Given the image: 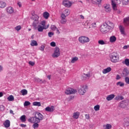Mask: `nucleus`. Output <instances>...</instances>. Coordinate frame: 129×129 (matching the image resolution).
<instances>
[{
	"mask_svg": "<svg viewBox=\"0 0 129 129\" xmlns=\"http://www.w3.org/2000/svg\"><path fill=\"white\" fill-rule=\"evenodd\" d=\"M7 7V4L3 1L0 2V8H4Z\"/></svg>",
	"mask_w": 129,
	"mask_h": 129,
	"instance_id": "nucleus-28",
	"label": "nucleus"
},
{
	"mask_svg": "<svg viewBox=\"0 0 129 129\" xmlns=\"http://www.w3.org/2000/svg\"><path fill=\"white\" fill-rule=\"evenodd\" d=\"M50 29L52 30V31H57V32H59V30L55 25H51L50 26Z\"/></svg>",
	"mask_w": 129,
	"mask_h": 129,
	"instance_id": "nucleus-33",
	"label": "nucleus"
},
{
	"mask_svg": "<svg viewBox=\"0 0 129 129\" xmlns=\"http://www.w3.org/2000/svg\"><path fill=\"white\" fill-rule=\"evenodd\" d=\"M39 123V122H32V123H34L32 126L33 128L34 129L38 128V127H39V124H38Z\"/></svg>",
	"mask_w": 129,
	"mask_h": 129,
	"instance_id": "nucleus-29",
	"label": "nucleus"
},
{
	"mask_svg": "<svg viewBox=\"0 0 129 129\" xmlns=\"http://www.w3.org/2000/svg\"><path fill=\"white\" fill-rule=\"evenodd\" d=\"M119 29L121 35H123V36H126V33H125V32L124 31V28L123 27L120 26Z\"/></svg>",
	"mask_w": 129,
	"mask_h": 129,
	"instance_id": "nucleus-19",
	"label": "nucleus"
},
{
	"mask_svg": "<svg viewBox=\"0 0 129 129\" xmlns=\"http://www.w3.org/2000/svg\"><path fill=\"white\" fill-rule=\"evenodd\" d=\"M124 64L126 65V66H129V59L127 58H126L124 60Z\"/></svg>",
	"mask_w": 129,
	"mask_h": 129,
	"instance_id": "nucleus-45",
	"label": "nucleus"
},
{
	"mask_svg": "<svg viewBox=\"0 0 129 129\" xmlns=\"http://www.w3.org/2000/svg\"><path fill=\"white\" fill-rule=\"evenodd\" d=\"M79 42L81 44H86V43L90 42V39L87 36H82L79 37Z\"/></svg>",
	"mask_w": 129,
	"mask_h": 129,
	"instance_id": "nucleus-3",
	"label": "nucleus"
},
{
	"mask_svg": "<svg viewBox=\"0 0 129 129\" xmlns=\"http://www.w3.org/2000/svg\"><path fill=\"white\" fill-rule=\"evenodd\" d=\"M44 49H45V46H44V45H42L40 46V50L43 51H44Z\"/></svg>",
	"mask_w": 129,
	"mask_h": 129,
	"instance_id": "nucleus-54",
	"label": "nucleus"
},
{
	"mask_svg": "<svg viewBox=\"0 0 129 129\" xmlns=\"http://www.w3.org/2000/svg\"><path fill=\"white\" fill-rule=\"evenodd\" d=\"M110 43H115L116 42V37L114 35H112L109 38Z\"/></svg>",
	"mask_w": 129,
	"mask_h": 129,
	"instance_id": "nucleus-18",
	"label": "nucleus"
},
{
	"mask_svg": "<svg viewBox=\"0 0 129 129\" xmlns=\"http://www.w3.org/2000/svg\"><path fill=\"white\" fill-rule=\"evenodd\" d=\"M5 108L6 107H5V106L3 105H0V110H1V111H4Z\"/></svg>",
	"mask_w": 129,
	"mask_h": 129,
	"instance_id": "nucleus-51",
	"label": "nucleus"
},
{
	"mask_svg": "<svg viewBox=\"0 0 129 129\" xmlns=\"http://www.w3.org/2000/svg\"><path fill=\"white\" fill-rule=\"evenodd\" d=\"M15 30H16V31H18L19 32V31H20V30H21L22 29V27L21 26V25H18L17 26H16L15 28Z\"/></svg>",
	"mask_w": 129,
	"mask_h": 129,
	"instance_id": "nucleus-47",
	"label": "nucleus"
},
{
	"mask_svg": "<svg viewBox=\"0 0 129 129\" xmlns=\"http://www.w3.org/2000/svg\"><path fill=\"white\" fill-rule=\"evenodd\" d=\"M66 17H67L64 13H62L60 15L61 19H66Z\"/></svg>",
	"mask_w": 129,
	"mask_h": 129,
	"instance_id": "nucleus-49",
	"label": "nucleus"
},
{
	"mask_svg": "<svg viewBox=\"0 0 129 129\" xmlns=\"http://www.w3.org/2000/svg\"><path fill=\"white\" fill-rule=\"evenodd\" d=\"M18 5L19 6V8H22V3H18Z\"/></svg>",
	"mask_w": 129,
	"mask_h": 129,
	"instance_id": "nucleus-63",
	"label": "nucleus"
},
{
	"mask_svg": "<svg viewBox=\"0 0 129 129\" xmlns=\"http://www.w3.org/2000/svg\"><path fill=\"white\" fill-rule=\"evenodd\" d=\"M64 92L67 95H70V94H75L77 92V90L69 88L65 90Z\"/></svg>",
	"mask_w": 129,
	"mask_h": 129,
	"instance_id": "nucleus-6",
	"label": "nucleus"
},
{
	"mask_svg": "<svg viewBox=\"0 0 129 129\" xmlns=\"http://www.w3.org/2000/svg\"><path fill=\"white\" fill-rule=\"evenodd\" d=\"M53 35L54 33L51 32H48V37H49V38H51Z\"/></svg>",
	"mask_w": 129,
	"mask_h": 129,
	"instance_id": "nucleus-55",
	"label": "nucleus"
},
{
	"mask_svg": "<svg viewBox=\"0 0 129 129\" xmlns=\"http://www.w3.org/2000/svg\"><path fill=\"white\" fill-rule=\"evenodd\" d=\"M103 127L104 129H110L111 128V124H107L106 125H103Z\"/></svg>",
	"mask_w": 129,
	"mask_h": 129,
	"instance_id": "nucleus-35",
	"label": "nucleus"
},
{
	"mask_svg": "<svg viewBox=\"0 0 129 129\" xmlns=\"http://www.w3.org/2000/svg\"><path fill=\"white\" fill-rule=\"evenodd\" d=\"M63 14L65 15V16H68L70 15V11H69V9H66L63 11Z\"/></svg>",
	"mask_w": 129,
	"mask_h": 129,
	"instance_id": "nucleus-31",
	"label": "nucleus"
},
{
	"mask_svg": "<svg viewBox=\"0 0 129 129\" xmlns=\"http://www.w3.org/2000/svg\"><path fill=\"white\" fill-rule=\"evenodd\" d=\"M80 116V113L78 111L74 112L73 114V117L74 119H78Z\"/></svg>",
	"mask_w": 129,
	"mask_h": 129,
	"instance_id": "nucleus-14",
	"label": "nucleus"
},
{
	"mask_svg": "<svg viewBox=\"0 0 129 129\" xmlns=\"http://www.w3.org/2000/svg\"><path fill=\"white\" fill-rule=\"evenodd\" d=\"M100 108V106L99 105H96V106H94V109L95 110V111H98Z\"/></svg>",
	"mask_w": 129,
	"mask_h": 129,
	"instance_id": "nucleus-41",
	"label": "nucleus"
},
{
	"mask_svg": "<svg viewBox=\"0 0 129 129\" xmlns=\"http://www.w3.org/2000/svg\"><path fill=\"white\" fill-rule=\"evenodd\" d=\"M120 96H117L115 97V100H119Z\"/></svg>",
	"mask_w": 129,
	"mask_h": 129,
	"instance_id": "nucleus-60",
	"label": "nucleus"
},
{
	"mask_svg": "<svg viewBox=\"0 0 129 129\" xmlns=\"http://www.w3.org/2000/svg\"><path fill=\"white\" fill-rule=\"evenodd\" d=\"M78 60V57H75L72 59V60L71 62V63H75V62H77Z\"/></svg>",
	"mask_w": 129,
	"mask_h": 129,
	"instance_id": "nucleus-40",
	"label": "nucleus"
},
{
	"mask_svg": "<svg viewBox=\"0 0 129 129\" xmlns=\"http://www.w3.org/2000/svg\"><path fill=\"white\" fill-rule=\"evenodd\" d=\"M115 95L113 94L109 95L107 96V97H106V100L108 101H110V100H112V99H113V98L115 97Z\"/></svg>",
	"mask_w": 129,
	"mask_h": 129,
	"instance_id": "nucleus-22",
	"label": "nucleus"
},
{
	"mask_svg": "<svg viewBox=\"0 0 129 129\" xmlns=\"http://www.w3.org/2000/svg\"><path fill=\"white\" fill-rule=\"evenodd\" d=\"M32 19L34 21L32 26L36 30L37 29V25L39 24V16L37 15H34L32 16Z\"/></svg>",
	"mask_w": 129,
	"mask_h": 129,
	"instance_id": "nucleus-4",
	"label": "nucleus"
},
{
	"mask_svg": "<svg viewBox=\"0 0 129 129\" xmlns=\"http://www.w3.org/2000/svg\"><path fill=\"white\" fill-rule=\"evenodd\" d=\"M100 31L102 34H106V33H108L109 29L107 27V25L104 24L100 27Z\"/></svg>",
	"mask_w": 129,
	"mask_h": 129,
	"instance_id": "nucleus-5",
	"label": "nucleus"
},
{
	"mask_svg": "<svg viewBox=\"0 0 129 129\" xmlns=\"http://www.w3.org/2000/svg\"><path fill=\"white\" fill-rule=\"evenodd\" d=\"M30 45L32 46V47H34V46H38V43L36 40H32Z\"/></svg>",
	"mask_w": 129,
	"mask_h": 129,
	"instance_id": "nucleus-30",
	"label": "nucleus"
},
{
	"mask_svg": "<svg viewBox=\"0 0 129 129\" xmlns=\"http://www.w3.org/2000/svg\"><path fill=\"white\" fill-rule=\"evenodd\" d=\"M50 46L51 47H56V43L55 42L52 41L50 43Z\"/></svg>",
	"mask_w": 129,
	"mask_h": 129,
	"instance_id": "nucleus-52",
	"label": "nucleus"
},
{
	"mask_svg": "<svg viewBox=\"0 0 129 129\" xmlns=\"http://www.w3.org/2000/svg\"><path fill=\"white\" fill-rule=\"evenodd\" d=\"M122 0H111V5L112 7H117L121 4Z\"/></svg>",
	"mask_w": 129,
	"mask_h": 129,
	"instance_id": "nucleus-10",
	"label": "nucleus"
},
{
	"mask_svg": "<svg viewBox=\"0 0 129 129\" xmlns=\"http://www.w3.org/2000/svg\"><path fill=\"white\" fill-rule=\"evenodd\" d=\"M44 30V26L41 25H38V32H43Z\"/></svg>",
	"mask_w": 129,
	"mask_h": 129,
	"instance_id": "nucleus-38",
	"label": "nucleus"
},
{
	"mask_svg": "<svg viewBox=\"0 0 129 129\" xmlns=\"http://www.w3.org/2000/svg\"><path fill=\"white\" fill-rule=\"evenodd\" d=\"M62 5L64 7H66V8H71L72 3L69 1L64 0L62 1Z\"/></svg>",
	"mask_w": 129,
	"mask_h": 129,
	"instance_id": "nucleus-11",
	"label": "nucleus"
},
{
	"mask_svg": "<svg viewBox=\"0 0 129 129\" xmlns=\"http://www.w3.org/2000/svg\"><path fill=\"white\" fill-rule=\"evenodd\" d=\"M7 99L9 101H14V100H15V98L14 97V96L11 95L7 98Z\"/></svg>",
	"mask_w": 129,
	"mask_h": 129,
	"instance_id": "nucleus-32",
	"label": "nucleus"
},
{
	"mask_svg": "<svg viewBox=\"0 0 129 129\" xmlns=\"http://www.w3.org/2000/svg\"><path fill=\"white\" fill-rule=\"evenodd\" d=\"M121 77L119 75H117L116 79L117 80H119V79H120Z\"/></svg>",
	"mask_w": 129,
	"mask_h": 129,
	"instance_id": "nucleus-58",
	"label": "nucleus"
},
{
	"mask_svg": "<svg viewBox=\"0 0 129 129\" xmlns=\"http://www.w3.org/2000/svg\"><path fill=\"white\" fill-rule=\"evenodd\" d=\"M99 45H105V42L103 40H100L98 41Z\"/></svg>",
	"mask_w": 129,
	"mask_h": 129,
	"instance_id": "nucleus-44",
	"label": "nucleus"
},
{
	"mask_svg": "<svg viewBox=\"0 0 129 129\" xmlns=\"http://www.w3.org/2000/svg\"><path fill=\"white\" fill-rule=\"evenodd\" d=\"M33 105L34 106H41V102H34L33 103Z\"/></svg>",
	"mask_w": 129,
	"mask_h": 129,
	"instance_id": "nucleus-37",
	"label": "nucleus"
},
{
	"mask_svg": "<svg viewBox=\"0 0 129 129\" xmlns=\"http://www.w3.org/2000/svg\"><path fill=\"white\" fill-rule=\"evenodd\" d=\"M3 124L5 127L8 128L11 125V121L9 120H6Z\"/></svg>",
	"mask_w": 129,
	"mask_h": 129,
	"instance_id": "nucleus-17",
	"label": "nucleus"
},
{
	"mask_svg": "<svg viewBox=\"0 0 129 129\" xmlns=\"http://www.w3.org/2000/svg\"><path fill=\"white\" fill-rule=\"evenodd\" d=\"M29 65H31V66H34V65H35V62L32 61H29Z\"/></svg>",
	"mask_w": 129,
	"mask_h": 129,
	"instance_id": "nucleus-56",
	"label": "nucleus"
},
{
	"mask_svg": "<svg viewBox=\"0 0 129 129\" xmlns=\"http://www.w3.org/2000/svg\"><path fill=\"white\" fill-rule=\"evenodd\" d=\"M67 22V20L66 19H61L60 23L62 24H65Z\"/></svg>",
	"mask_w": 129,
	"mask_h": 129,
	"instance_id": "nucleus-48",
	"label": "nucleus"
},
{
	"mask_svg": "<svg viewBox=\"0 0 129 129\" xmlns=\"http://www.w3.org/2000/svg\"><path fill=\"white\" fill-rule=\"evenodd\" d=\"M124 81L126 84H129V77H125L124 79Z\"/></svg>",
	"mask_w": 129,
	"mask_h": 129,
	"instance_id": "nucleus-50",
	"label": "nucleus"
},
{
	"mask_svg": "<svg viewBox=\"0 0 129 129\" xmlns=\"http://www.w3.org/2000/svg\"><path fill=\"white\" fill-rule=\"evenodd\" d=\"M34 80L36 82H41V83H44V82L42 80V79H40L39 78H34Z\"/></svg>",
	"mask_w": 129,
	"mask_h": 129,
	"instance_id": "nucleus-42",
	"label": "nucleus"
},
{
	"mask_svg": "<svg viewBox=\"0 0 129 129\" xmlns=\"http://www.w3.org/2000/svg\"><path fill=\"white\" fill-rule=\"evenodd\" d=\"M109 58L112 63H117L119 61V54L116 52L111 53L109 55Z\"/></svg>",
	"mask_w": 129,
	"mask_h": 129,
	"instance_id": "nucleus-2",
	"label": "nucleus"
},
{
	"mask_svg": "<svg viewBox=\"0 0 129 129\" xmlns=\"http://www.w3.org/2000/svg\"><path fill=\"white\" fill-rule=\"evenodd\" d=\"M110 71H111V68L108 67L106 69L103 70L102 73H103V74H106V73H108L109 72H110Z\"/></svg>",
	"mask_w": 129,
	"mask_h": 129,
	"instance_id": "nucleus-23",
	"label": "nucleus"
},
{
	"mask_svg": "<svg viewBox=\"0 0 129 129\" xmlns=\"http://www.w3.org/2000/svg\"><path fill=\"white\" fill-rule=\"evenodd\" d=\"M45 110L48 112H53L55 110V107L53 106H51V107L48 106L45 108Z\"/></svg>",
	"mask_w": 129,
	"mask_h": 129,
	"instance_id": "nucleus-13",
	"label": "nucleus"
},
{
	"mask_svg": "<svg viewBox=\"0 0 129 129\" xmlns=\"http://www.w3.org/2000/svg\"><path fill=\"white\" fill-rule=\"evenodd\" d=\"M104 10L106 13H110L111 12V7H110V5L105 4L103 6Z\"/></svg>",
	"mask_w": 129,
	"mask_h": 129,
	"instance_id": "nucleus-12",
	"label": "nucleus"
},
{
	"mask_svg": "<svg viewBox=\"0 0 129 129\" xmlns=\"http://www.w3.org/2000/svg\"><path fill=\"white\" fill-rule=\"evenodd\" d=\"M113 11L116 14H121V11L120 10L117 9V6L112 7Z\"/></svg>",
	"mask_w": 129,
	"mask_h": 129,
	"instance_id": "nucleus-24",
	"label": "nucleus"
},
{
	"mask_svg": "<svg viewBox=\"0 0 129 129\" xmlns=\"http://www.w3.org/2000/svg\"><path fill=\"white\" fill-rule=\"evenodd\" d=\"M102 0H91L93 5H100Z\"/></svg>",
	"mask_w": 129,
	"mask_h": 129,
	"instance_id": "nucleus-25",
	"label": "nucleus"
},
{
	"mask_svg": "<svg viewBox=\"0 0 129 129\" xmlns=\"http://www.w3.org/2000/svg\"><path fill=\"white\" fill-rule=\"evenodd\" d=\"M50 16V14L49 13L45 12L43 13V17L44 19H46V20L49 18V16Z\"/></svg>",
	"mask_w": 129,
	"mask_h": 129,
	"instance_id": "nucleus-27",
	"label": "nucleus"
},
{
	"mask_svg": "<svg viewBox=\"0 0 129 129\" xmlns=\"http://www.w3.org/2000/svg\"><path fill=\"white\" fill-rule=\"evenodd\" d=\"M92 25L94 28H96V23H93Z\"/></svg>",
	"mask_w": 129,
	"mask_h": 129,
	"instance_id": "nucleus-61",
	"label": "nucleus"
},
{
	"mask_svg": "<svg viewBox=\"0 0 129 129\" xmlns=\"http://www.w3.org/2000/svg\"><path fill=\"white\" fill-rule=\"evenodd\" d=\"M6 11L8 14H9L10 15H12V14L14 13V8H13L12 7L7 8Z\"/></svg>",
	"mask_w": 129,
	"mask_h": 129,
	"instance_id": "nucleus-16",
	"label": "nucleus"
},
{
	"mask_svg": "<svg viewBox=\"0 0 129 129\" xmlns=\"http://www.w3.org/2000/svg\"><path fill=\"white\" fill-rule=\"evenodd\" d=\"M44 119V116L39 112H36L34 117H31L28 119L29 122H40Z\"/></svg>",
	"mask_w": 129,
	"mask_h": 129,
	"instance_id": "nucleus-1",
	"label": "nucleus"
},
{
	"mask_svg": "<svg viewBox=\"0 0 129 129\" xmlns=\"http://www.w3.org/2000/svg\"><path fill=\"white\" fill-rule=\"evenodd\" d=\"M41 25L44 27L46 25V22L45 21H42L41 22Z\"/></svg>",
	"mask_w": 129,
	"mask_h": 129,
	"instance_id": "nucleus-59",
	"label": "nucleus"
},
{
	"mask_svg": "<svg viewBox=\"0 0 129 129\" xmlns=\"http://www.w3.org/2000/svg\"><path fill=\"white\" fill-rule=\"evenodd\" d=\"M59 56H60V48L58 47H56L54 48V51L52 54V56L53 58H58Z\"/></svg>",
	"mask_w": 129,
	"mask_h": 129,
	"instance_id": "nucleus-7",
	"label": "nucleus"
},
{
	"mask_svg": "<svg viewBox=\"0 0 129 129\" xmlns=\"http://www.w3.org/2000/svg\"><path fill=\"white\" fill-rule=\"evenodd\" d=\"M124 25L125 26H128L129 25V17H127L124 19Z\"/></svg>",
	"mask_w": 129,
	"mask_h": 129,
	"instance_id": "nucleus-26",
	"label": "nucleus"
},
{
	"mask_svg": "<svg viewBox=\"0 0 129 129\" xmlns=\"http://www.w3.org/2000/svg\"><path fill=\"white\" fill-rule=\"evenodd\" d=\"M123 125L124 126H129V117L124 119Z\"/></svg>",
	"mask_w": 129,
	"mask_h": 129,
	"instance_id": "nucleus-21",
	"label": "nucleus"
},
{
	"mask_svg": "<svg viewBox=\"0 0 129 129\" xmlns=\"http://www.w3.org/2000/svg\"><path fill=\"white\" fill-rule=\"evenodd\" d=\"M22 95H27L28 94V91L26 89H23L21 91Z\"/></svg>",
	"mask_w": 129,
	"mask_h": 129,
	"instance_id": "nucleus-36",
	"label": "nucleus"
},
{
	"mask_svg": "<svg viewBox=\"0 0 129 129\" xmlns=\"http://www.w3.org/2000/svg\"><path fill=\"white\" fill-rule=\"evenodd\" d=\"M122 5L123 6H127V5H128V0H123Z\"/></svg>",
	"mask_w": 129,
	"mask_h": 129,
	"instance_id": "nucleus-43",
	"label": "nucleus"
},
{
	"mask_svg": "<svg viewBox=\"0 0 129 129\" xmlns=\"http://www.w3.org/2000/svg\"><path fill=\"white\" fill-rule=\"evenodd\" d=\"M31 104V103L29 101H26L24 103V106H28V105H30Z\"/></svg>",
	"mask_w": 129,
	"mask_h": 129,
	"instance_id": "nucleus-46",
	"label": "nucleus"
},
{
	"mask_svg": "<svg viewBox=\"0 0 129 129\" xmlns=\"http://www.w3.org/2000/svg\"><path fill=\"white\" fill-rule=\"evenodd\" d=\"M86 89H87V86H82L79 89L78 92L81 95H84L86 92Z\"/></svg>",
	"mask_w": 129,
	"mask_h": 129,
	"instance_id": "nucleus-9",
	"label": "nucleus"
},
{
	"mask_svg": "<svg viewBox=\"0 0 129 129\" xmlns=\"http://www.w3.org/2000/svg\"><path fill=\"white\" fill-rule=\"evenodd\" d=\"M116 85L117 86H120V87H123V86H124V83L121 82H118L116 83Z\"/></svg>",
	"mask_w": 129,
	"mask_h": 129,
	"instance_id": "nucleus-39",
	"label": "nucleus"
},
{
	"mask_svg": "<svg viewBox=\"0 0 129 129\" xmlns=\"http://www.w3.org/2000/svg\"><path fill=\"white\" fill-rule=\"evenodd\" d=\"M105 24L107 26V27L109 29V31L114 29V24L111 21H107L105 22Z\"/></svg>",
	"mask_w": 129,
	"mask_h": 129,
	"instance_id": "nucleus-8",
	"label": "nucleus"
},
{
	"mask_svg": "<svg viewBox=\"0 0 129 129\" xmlns=\"http://www.w3.org/2000/svg\"><path fill=\"white\" fill-rule=\"evenodd\" d=\"M85 117L86 119H89L90 118V115H89L88 114H85Z\"/></svg>",
	"mask_w": 129,
	"mask_h": 129,
	"instance_id": "nucleus-53",
	"label": "nucleus"
},
{
	"mask_svg": "<svg viewBox=\"0 0 129 129\" xmlns=\"http://www.w3.org/2000/svg\"><path fill=\"white\" fill-rule=\"evenodd\" d=\"M47 77L49 79V80L51 79V75H48Z\"/></svg>",
	"mask_w": 129,
	"mask_h": 129,
	"instance_id": "nucleus-64",
	"label": "nucleus"
},
{
	"mask_svg": "<svg viewBox=\"0 0 129 129\" xmlns=\"http://www.w3.org/2000/svg\"><path fill=\"white\" fill-rule=\"evenodd\" d=\"M91 77V75H90V74H84L82 76V79L83 80H86V79H89Z\"/></svg>",
	"mask_w": 129,
	"mask_h": 129,
	"instance_id": "nucleus-20",
	"label": "nucleus"
},
{
	"mask_svg": "<svg viewBox=\"0 0 129 129\" xmlns=\"http://www.w3.org/2000/svg\"><path fill=\"white\" fill-rule=\"evenodd\" d=\"M20 126H21V127H26L27 126V125L24 124H21L20 125Z\"/></svg>",
	"mask_w": 129,
	"mask_h": 129,
	"instance_id": "nucleus-62",
	"label": "nucleus"
},
{
	"mask_svg": "<svg viewBox=\"0 0 129 129\" xmlns=\"http://www.w3.org/2000/svg\"><path fill=\"white\" fill-rule=\"evenodd\" d=\"M129 48V45H125L123 47V49L124 50H126V49H128Z\"/></svg>",
	"mask_w": 129,
	"mask_h": 129,
	"instance_id": "nucleus-57",
	"label": "nucleus"
},
{
	"mask_svg": "<svg viewBox=\"0 0 129 129\" xmlns=\"http://www.w3.org/2000/svg\"><path fill=\"white\" fill-rule=\"evenodd\" d=\"M129 74V72L126 69H124L123 70L122 74H121V76L122 77H127L126 76H128Z\"/></svg>",
	"mask_w": 129,
	"mask_h": 129,
	"instance_id": "nucleus-15",
	"label": "nucleus"
},
{
	"mask_svg": "<svg viewBox=\"0 0 129 129\" xmlns=\"http://www.w3.org/2000/svg\"><path fill=\"white\" fill-rule=\"evenodd\" d=\"M20 120L22 122H26V115H23L20 117Z\"/></svg>",
	"mask_w": 129,
	"mask_h": 129,
	"instance_id": "nucleus-34",
	"label": "nucleus"
}]
</instances>
